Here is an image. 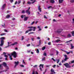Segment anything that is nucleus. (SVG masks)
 <instances>
[{
    "label": "nucleus",
    "mask_w": 74,
    "mask_h": 74,
    "mask_svg": "<svg viewBox=\"0 0 74 74\" xmlns=\"http://www.w3.org/2000/svg\"><path fill=\"white\" fill-rule=\"evenodd\" d=\"M14 63L15 64V65L14 66V67H16V66H17V65H18V64L19 63V61H17V62H14Z\"/></svg>",
    "instance_id": "9"
},
{
    "label": "nucleus",
    "mask_w": 74,
    "mask_h": 74,
    "mask_svg": "<svg viewBox=\"0 0 74 74\" xmlns=\"http://www.w3.org/2000/svg\"><path fill=\"white\" fill-rule=\"evenodd\" d=\"M71 49H73L74 48V46L73 45L71 44Z\"/></svg>",
    "instance_id": "25"
},
{
    "label": "nucleus",
    "mask_w": 74,
    "mask_h": 74,
    "mask_svg": "<svg viewBox=\"0 0 74 74\" xmlns=\"http://www.w3.org/2000/svg\"><path fill=\"white\" fill-rule=\"evenodd\" d=\"M62 30H63V29H58L57 30L56 32L58 33H60V32H61Z\"/></svg>",
    "instance_id": "7"
},
{
    "label": "nucleus",
    "mask_w": 74,
    "mask_h": 74,
    "mask_svg": "<svg viewBox=\"0 0 74 74\" xmlns=\"http://www.w3.org/2000/svg\"><path fill=\"white\" fill-rule=\"evenodd\" d=\"M27 52L28 53H30V52H31V51H30V50L27 51Z\"/></svg>",
    "instance_id": "60"
},
{
    "label": "nucleus",
    "mask_w": 74,
    "mask_h": 74,
    "mask_svg": "<svg viewBox=\"0 0 74 74\" xmlns=\"http://www.w3.org/2000/svg\"><path fill=\"white\" fill-rule=\"evenodd\" d=\"M5 34H6L5 33H3L0 34V36H3V35H5Z\"/></svg>",
    "instance_id": "41"
},
{
    "label": "nucleus",
    "mask_w": 74,
    "mask_h": 74,
    "mask_svg": "<svg viewBox=\"0 0 74 74\" xmlns=\"http://www.w3.org/2000/svg\"><path fill=\"white\" fill-rule=\"evenodd\" d=\"M71 3H74V0H71Z\"/></svg>",
    "instance_id": "50"
},
{
    "label": "nucleus",
    "mask_w": 74,
    "mask_h": 74,
    "mask_svg": "<svg viewBox=\"0 0 74 74\" xmlns=\"http://www.w3.org/2000/svg\"><path fill=\"white\" fill-rule=\"evenodd\" d=\"M43 55L44 56H47V53H43Z\"/></svg>",
    "instance_id": "48"
},
{
    "label": "nucleus",
    "mask_w": 74,
    "mask_h": 74,
    "mask_svg": "<svg viewBox=\"0 0 74 74\" xmlns=\"http://www.w3.org/2000/svg\"><path fill=\"white\" fill-rule=\"evenodd\" d=\"M27 28H29V29H32V28H33V31L34 32L36 31V29H37V27H27Z\"/></svg>",
    "instance_id": "3"
},
{
    "label": "nucleus",
    "mask_w": 74,
    "mask_h": 74,
    "mask_svg": "<svg viewBox=\"0 0 74 74\" xmlns=\"http://www.w3.org/2000/svg\"><path fill=\"white\" fill-rule=\"evenodd\" d=\"M34 71H33V72L32 73V74H38V73H37V71H36V74L34 73Z\"/></svg>",
    "instance_id": "26"
},
{
    "label": "nucleus",
    "mask_w": 74,
    "mask_h": 74,
    "mask_svg": "<svg viewBox=\"0 0 74 74\" xmlns=\"http://www.w3.org/2000/svg\"><path fill=\"white\" fill-rule=\"evenodd\" d=\"M64 62H65V60H62V63H64Z\"/></svg>",
    "instance_id": "49"
},
{
    "label": "nucleus",
    "mask_w": 74,
    "mask_h": 74,
    "mask_svg": "<svg viewBox=\"0 0 74 74\" xmlns=\"http://www.w3.org/2000/svg\"><path fill=\"white\" fill-rule=\"evenodd\" d=\"M29 30L26 31V32H25V34H26V33H28L29 32Z\"/></svg>",
    "instance_id": "56"
},
{
    "label": "nucleus",
    "mask_w": 74,
    "mask_h": 74,
    "mask_svg": "<svg viewBox=\"0 0 74 74\" xmlns=\"http://www.w3.org/2000/svg\"><path fill=\"white\" fill-rule=\"evenodd\" d=\"M10 17V15H8L6 16V18H8Z\"/></svg>",
    "instance_id": "23"
},
{
    "label": "nucleus",
    "mask_w": 74,
    "mask_h": 74,
    "mask_svg": "<svg viewBox=\"0 0 74 74\" xmlns=\"http://www.w3.org/2000/svg\"><path fill=\"white\" fill-rule=\"evenodd\" d=\"M69 59V58H65L64 59V60H65V61H67V60Z\"/></svg>",
    "instance_id": "32"
},
{
    "label": "nucleus",
    "mask_w": 74,
    "mask_h": 74,
    "mask_svg": "<svg viewBox=\"0 0 74 74\" xmlns=\"http://www.w3.org/2000/svg\"><path fill=\"white\" fill-rule=\"evenodd\" d=\"M4 31L5 32H8V31H7V30L6 29H4Z\"/></svg>",
    "instance_id": "54"
},
{
    "label": "nucleus",
    "mask_w": 74,
    "mask_h": 74,
    "mask_svg": "<svg viewBox=\"0 0 74 74\" xmlns=\"http://www.w3.org/2000/svg\"><path fill=\"white\" fill-rule=\"evenodd\" d=\"M21 13L22 14H24L25 13V10H23L22 11Z\"/></svg>",
    "instance_id": "42"
},
{
    "label": "nucleus",
    "mask_w": 74,
    "mask_h": 74,
    "mask_svg": "<svg viewBox=\"0 0 74 74\" xmlns=\"http://www.w3.org/2000/svg\"><path fill=\"white\" fill-rule=\"evenodd\" d=\"M5 67H6L7 70H8L9 69V68L8 66H6Z\"/></svg>",
    "instance_id": "38"
},
{
    "label": "nucleus",
    "mask_w": 74,
    "mask_h": 74,
    "mask_svg": "<svg viewBox=\"0 0 74 74\" xmlns=\"http://www.w3.org/2000/svg\"><path fill=\"white\" fill-rule=\"evenodd\" d=\"M21 3V1L19 0L18 1V2H17V4H19Z\"/></svg>",
    "instance_id": "36"
},
{
    "label": "nucleus",
    "mask_w": 74,
    "mask_h": 74,
    "mask_svg": "<svg viewBox=\"0 0 74 74\" xmlns=\"http://www.w3.org/2000/svg\"><path fill=\"white\" fill-rule=\"evenodd\" d=\"M1 41H2V42L3 41H4V40L5 39V37H2L1 38Z\"/></svg>",
    "instance_id": "19"
},
{
    "label": "nucleus",
    "mask_w": 74,
    "mask_h": 74,
    "mask_svg": "<svg viewBox=\"0 0 74 74\" xmlns=\"http://www.w3.org/2000/svg\"><path fill=\"white\" fill-rule=\"evenodd\" d=\"M5 6H6V4H3L1 8L2 10H4L5 7Z\"/></svg>",
    "instance_id": "5"
},
{
    "label": "nucleus",
    "mask_w": 74,
    "mask_h": 74,
    "mask_svg": "<svg viewBox=\"0 0 74 74\" xmlns=\"http://www.w3.org/2000/svg\"><path fill=\"white\" fill-rule=\"evenodd\" d=\"M32 30H33V29H29L28 31L29 32H32Z\"/></svg>",
    "instance_id": "39"
},
{
    "label": "nucleus",
    "mask_w": 74,
    "mask_h": 74,
    "mask_svg": "<svg viewBox=\"0 0 74 74\" xmlns=\"http://www.w3.org/2000/svg\"><path fill=\"white\" fill-rule=\"evenodd\" d=\"M67 36L68 37H69V38H70V37H71V34H68Z\"/></svg>",
    "instance_id": "22"
},
{
    "label": "nucleus",
    "mask_w": 74,
    "mask_h": 74,
    "mask_svg": "<svg viewBox=\"0 0 74 74\" xmlns=\"http://www.w3.org/2000/svg\"><path fill=\"white\" fill-rule=\"evenodd\" d=\"M30 45V44H28L27 45V47H29Z\"/></svg>",
    "instance_id": "62"
},
{
    "label": "nucleus",
    "mask_w": 74,
    "mask_h": 74,
    "mask_svg": "<svg viewBox=\"0 0 74 74\" xmlns=\"http://www.w3.org/2000/svg\"><path fill=\"white\" fill-rule=\"evenodd\" d=\"M74 63V60L72 61L71 62V63L69 62V64H71V63Z\"/></svg>",
    "instance_id": "34"
},
{
    "label": "nucleus",
    "mask_w": 74,
    "mask_h": 74,
    "mask_svg": "<svg viewBox=\"0 0 74 74\" xmlns=\"http://www.w3.org/2000/svg\"><path fill=\"white\" fill-rule=\"evenodd\" d=\"M24 36H22V39H21V40H23V39H24Z\"/></svg>",
    "instance_id": "45"
},
{
    "label": "nucleus",
    "mask_w": 74,
    "mask_h": 74,
    "mask_svg": "<svg viewBox=\"0 0 74 74\" xmlns=\"http://www.w3.org/2000/svg\"><path fill=\"white\" fill-rule=\"evenodd\" d=\"M23 64H24L26 65V63H25V62H24V60H23Z\"/></svg>",
    "instance_id": "37"
},
{
    "label": "nucleus",
    "mask_w": 74,
    "mask_h": 74,
    "mask_svg": "<svg viewBox=\"0 0 74 74\" xmlns=\"http://www.w3.org/2000/svg\"><path fill=\"white\" fill-rule=\"evenodd\" d=\"M4 56L5 57V60H7V59H8V56H7L6 55H5Z\"/></svg>",
    "instance_id": "15"
},
{
    "label": "nucleus",
    "mask_w": 74,
    "mask_h": 74,
    "mask_svg": "<svg viewBox=\"0 0 74 74\" xmlns=\"http://www.w3.org/2000/svg\"><path fill=\"white\" fill-rule=\"evenodd\" d=\"M44 18H45V19H47V17L46 16L44 15Z\"/></svg>",
    "instance_id": "47"
},
{
    "label": "nucleus",
    "mask_w": 74,
    "mask_h": 74,
    "mask_svg": "<svg viewBox=\"0 0 74 74\" xmlns=\"http://www.w3.org/2000/svg\"><path fill=\"white\" fill-rule=\"evenodd\" d=\"M60 41V40H57L53 41V42H59Z\"/></svg>",
    "instance_id": "16"
},
{
    "label": "nucleus",
    "mask_w": 74,
    "mask_h": 74,
    "mask_svg": "<svg viewBox=\"0 0 74 74\" xmlns=\"http://www.w3.org/2000/svg\"><path fill=\"white\" fill-rule=\"evenodd\" d=\"M45 48L46 47H43L42 48V50L44 51V50L45 49Z\"/></svg>",
    "instance_id": "29"
},
{
    "label": "nucleus",
    "mask_w": 74,
    "mask_h": 74,
    "mask_svg": "<svg viewBox=\"0 0 74 74\" xmlns=\"http://www.w3.org/2000/svg\"><path fill=\"white\" fill-rule=\"evenodd\" d=\"M35 22L34 21H33V22H32L31 24V25H33V24Z\"/></svg>",
    "instance_id": "43"
},
{
    "label": "nucleus",
    "mask_w": 74,
    "mask_h": 74,
    "mask_svg": "<svg viewBox=\"0 0 74 74\" xmlns=\"http://www.w3.org/2000/svg\"><path fill=\"white\" fill-rule=\"evenodd\" d=\"M72 40H70L69 41H66V42L68 43L69 42H70V41H72Z\"/></svg>",
    "instance_id": "51"
},
{
    "label": "nucleus",
    "mask_w": 74,
    "mask_h": 74,
    "mask_svg": "<svg viewBox=\"0 0 74 74\" xmlns=\"http://www.w3.org/2000/svg\"><path fill=\"white\" fill-rule=\"evenodd\" d=\"M66 53L67 55H69V54L70 53H71V51H70L69 52H68L67 51H66Z\"/></svg>",
    "instance_id": "33"
},
{
    "label": "nucleus",
    "mask_w": 74,
    "mask_h": 74,
    "mask_svg": "<svg viewBox=\"0 0 74 74\" xmlns=\"http://www.w3.org/2000/svg\"><path fill=\"white\" fill-rule=\"evenodd\" d=\"M10 1L11 3H12L14 1V0H10Z\"/></svg>",
    "instance_id": "55"
},
{
    "label": "nucleus",
    "mask_w": 74,
    "mask_h": 74,
    "mask_svg": "<svg viewBox=\"0 0 74 74\" xmlns=\"http://www.w3.org/2000/svg\"><path fill=\"white\" fill-rule=\"evenodd\" d=\"M8 56H9V57H10V60H12V56H11V54H8Z\"/></svg>",
    "instance_id": "14"
},
{
    "label": "nucleus",
    "mask_w": 74,
    "mask_h": 74,
    "mask_svg": "<svg viewBox=\"0 0 74 74\" xmlns=\"http://www.w3.org/2000/svg\"><path fill=\"white\" fill-rule=\"evenodd\" d=\"M2 41V40L1 41V44L0 45L1 47L2 46H3V45H4V41Z\"/></svg>",
    "instance_id": "11"
},
{
    "label": "nucleus",
    "mask_w": 74,
    "mask_h": 74,
    "mask_svg": "<svg viewBox=\"0 0 74 74\" xmlns=\"http://www.w3.org/2000/svg\"><path fill=\"white\" fill-rule=\"evenodd\" d=\"M35 1H36V0H35V1H34L32 3H31L29 1H28L27 2V4H34V2H35Z\"/></svg>",
    "instance_id": "10"
},
{
    "label": "nucleus",
    "mask_w": 74,
    "mask_h": 74,
    "mask_svg": "<svg viewBox=\"0 0 74 74\" xmlns=\"http://www.w3.org/2000/svg\"><path fill=\"white\" fill-rule=\"evenodd\" d=\"M52 60H53V61H54V62H55V59H54V58H51Z\"/></svg>",
    "instance_id": "52"
},
{
    "label": "nucleus",
    "mask_w": 74,
    "mask_h": 74,
    "mask_svg": "<svg viewBox=\"0 0 74 74\" xmlns=\"http://www.w3.org/2000/svg\"><path fill=\"white\" fill-rule=\"evenodd\" d=\"M36 53H39V50H38V49H37Z\"/></svg>",
    "instance_id": "40"
},
{
    "label": "nucleus",
    "mask_w": 74,
    "mask_h": 74,
    "mask_svg": "<svg viewBox=\"0 0 74 74\" xmlns=\"http://www.w3.org/2000/svg\"><path fill=\"white\" fill-rule=\"evenodd\" d=\"M37 65H36L35 66H34V68L36 67H37Z\"/></svg>",
    "instance_id": "61"
},
{
    "label": "nucleus",
    "mask_w": 74,
    "mask_h": 74,
    "mask_svg": "<svg viewBox=\"0 0 74 74\" xmlns=\"http://www.w3.org/2000/svg\"><path fill=\"white\" fill-rule=\"evenodd\" d=\"M51 72L52 73H53L54 74H56V73L55 72L54 70L53 69H51Z\"/></svg>",
    "instance_id": "18"
},
{
    "label": "nucleus",
    "mask_w": 74,
    "mask_h": 74,
    "mask_svg": "<svg viewBox=\"0 0 74 74\" xmlns=\"http://www.w3.org/2000/svg\"><path fill=\"white\" fill-rule=\"evenodd\" d=\"M50 2L52 4L55 3V1L54 0H50Z\"/></svg>",
    "instance_id": "17"
},
{
    "label": "nucleus",
    "mask_w": 74,
    "mask_h": 74,
    "mask_svg": "<svg viewBox=\"0 0 74 74\" xmlns=\"http://www.w3.org/2000/svg\"><path fill=\"white\" fill-rule=\"evenodd\" d=\"M53 21L54 22H56V20H55V19H53Z\"/></svg>",
    "instance_id": "64"
},
{
    "label": "nucleus",
    "mask_w": 74,
    "mask_h": 74,
    "mask_svg": "<svg viewBox=\"0 0 74 74\" xmlns=\"http://www.w3.org/2000/svg\"><path fill=\"white\" fill-rule=\"evenodd\" d=\"M26 12L27 14H28V15L30 14V11L29 10H27L26 11Z\"/></svg>",
    "instance_id": "8"
},
{
    "label": "nucleus",
    "mask_w": 74,
    "mask_h": 74,
    "mask_svg": "<svg viewBox=\"0 0 74 74\" xmlns=\"http://www.w3.org/2000/svg\"><path fill=\"white\" fill-rule=\"evenodd\" d=\"M12 56H14V58H16V56L17 55V54L16 53V52L14 51L12 53Z\"/></svg>",
    "instance_id": "1"
},
{
    "label": "nucleus",
    "mask_w": 74,
    "mask_h": 74,
    "mask_svg": "<svg viewBox=\"0 0 74 74\" xmlns=\"http://www.w3.org/2000/svg\"><path fill=\"white\" fill-rule=\"evenodd\" d=\"M34 38H31V40H32V41H34Z\"/></svg>",
    "instance_id": "46"
},
{
    "label": "nucleus",
    "mask_w": 74,
    "mask_h": 74,
    "mask_svg": "<svg viewBox=\"0 0 74 74\" xmlns=\"http://www.w3.org/2000/svg\"><path fill=\"white\" fill-rule=\"evenodd\" d=\"M42 67V68H44V64H40V66H39V67H40V70L41 71H42V69H41V66Z\"/></svg>",
    "instance_id": "6"
},
{
    "label": "nucleus",
    "mask_w": 74,
    "mask_h": 74,
    "mask_svg": "<svg viewBox=\"0 0 74 74\" xmlns=\"http://www.w3.org/2000/svg\"><path fill=\"white\" fill-rule=\"evenodd\" d=\"M37 27L38 29H39L38 30V31H41L42 29H41V28H40V26H38Z\"/></svg>",
    "instance_id": "20"
},
{
    "label": "nucleus",
    "mask_w": 74,
    "mask_h": 74,
    "mask_svg": "<svg viewBox=\"0 0 74 74\" xmlns=\"http://www.w3.org/2000/svg\"><path fill=\"white\" fill-rule=\"evenodd\" d=\"M38 10L40 12H41V8H40V6H38Z\"/></svg>",
    "instance_id": "13"
},
{
    "label": "nucleus",
    "mask_w": 74,
    "mask_h": 74,
    "mask_svg": "<svg viewBox=\"0 0 74 74\" xmlns=\"http://www.w3.org/2000/svg\"><path fill=\"white\" fill-rule=\"evenodd\" d=\"M24 17V16L23 15H22L21 16V18H23Z\"/></svg>",
    "instance_id": "53"
},
{
    "label": "nucleus",
    "mask_w": 74,
    "mask_h": 74,
    "mask_svg": "<svg viewBox=\"0 0 74 74\" xmlns=\"http://www.w3.org/2000/svg\"><path fill=\"white\" fill-rule=\"evenodd\" d=\"M29 18V17H25L24 21H27V18Z\"/></svg>",
    "instance_id": "21"
},
{
    "label": "nucleus",
    "mask_w": 74,
    "mask_h": 74,
    "mask_svg": "<svg viewBox=\"0 0 74 74\" xmlns=\"http://www.w3.org/2000/svg\"><path fill=\"white\" fill-rule=\"evenodd\" d=\"M48 45H51V42H49L48 43Z\"/></svg>",
    "instance_id": "63"
},
{
    "label": "nucleus",
    "mask_w": 74,
    "mask_h": 74,
    "mask_svg": "<svg viewBox=\"0 0 74 74\" xmlns=\"http://www.w3.org/2000/svg\"><path fill=\"white\" fill-rule=\"evenodd\" d=\"M3 64H0V69H3Z\"/></svg>",
    "instance_id": "24"
},
{
    "label": "nucleus",
    "mask_w": 74,
    "mask_h": 74,
    "mask_svg": "<svg viewBox=\"0 0 74 74\" xmlns=\"http://www.w3.org/2000/svg\"><path fill=\"white\" fill-rule=\"evenodd\" d=\"M34 33H35L33 32H30V33H29L28 34H33Z\"/></svg>",
    "instance_id": "44"
},
{
    "label": "nucleus",
    "mask_w": 74,
    "mask_h": 74,
    "mask_svg": "<svg viewBox=\"0 0 74 74\" xmlns=\"http://www.w3.org/2000/svg\"><path fill=\"white\" fill-rule=\"evenodd\" d=\"M45 58H43L42 59V61H45Z\"/></svg>",
    "instance_id": "35"
},
{
    "label": "nucleus",
    "mask_w": 74,
    "mask_h": 74,
    "mask_svg": "<svg viewBox=\"0 0 74 74\" xmlns=\"http://www.w3.org/2000/svg\"><path fill=\"white\" fill-rule=\"evenodd\" d=\"M56 60L57 61V63H59V61H60V60L59 59Z\"/></svg>",
    "instance_id": "28"
},
{
    "label": "nucleus",
    "mask_w": 74,
    "mask_h": 74,
    "mask_svg": "<svg viewBox=\"0 0 74 74\" xmlns=\"http://www.w3.org/2000/svg\"><path fill=\"white\" fill-rule=\"evenodd\" d=\"M72 35L73 36H74V31H73L71 32Z\"/></svg>",
    "instance_id": "30"
},
{
    "label": "nucleus",
    "mask_w": 74,
    "mask_h": 74,
    "mask_svg": "<svg viewBox=\"0 0 74 74\" xmlns=\"http://www.w3.org/2000/svg\"><path fill=\"white\" fill-rule=\"evenodd\" d=\"M56 55L58 56V54H59V52L58 51L56 50Z\"/></svg>",
    "instance_id": "31"
},
{
    "label": "nucleus",
    "mask_w": 74,
    "mask_h": 74,
    "mask_svg": "<svg viewBox=\"0 0 74 74\" xmlns=\"http://www.w3.org/2000/svg\"><path fill=\"white\" fill-rule=\"evenodd\" d=\"M63 1V0H59V3H62Z\"/></svg>",
    "instance_id": "27"
},
{
    "label": "nucleus",
    "mask_w": 74,
    "mask_h": 74,
    "mask_svg": "<svg viewBox=\"0 0 74 74\" xmlns=\"http://www.w3.org/2000/svg\"><path fill=\"white\" fill-rule=\"evenodd\" d=\"M2 65H3L4 67H6L7 66V64L5 62H3L2 63Z\"/></svg>",
    "instance_id": "12"
},
{
    "label": "nucleus",
    "mask_w": 74,
    "mask_h": 74,
    "mask_svg": "<svg viewBox=\"0 0 74 74\" xmlns=\"http://www.w3.org/2000/svg\"><path fill=\"white\" fill-rule=\"evenodd\" d=\"M21 67H24V65H23V64L21 65Z\"/></svg>",
    "instance_id": "59"
},
{
    "label": "nucleus",
    "mask_w": 74,
    "mask_h": 74,
    "mask_svg": "<svg viewBox=\"0 0 74 74\" xmlns=\"http://www.w3.org/2000/svg\"><path fill=\"white\" fill-rule=\"evenodd\" d=\"M9 43H10L9 42H8V46L7 47H5V48H7V47H9V46H11V45H16L18 44L17 42H15L14 43L12 44L11 45H9Z\"/></svg>",
    "instance_id": "2"
},
{
    "label": "nucleus",
    "mask_w": 74,
    "mask_h": 74,
    "mask_svg": "<svg viewBox=\"0 0 74 74\" xmlns=\"http://www.w3.org/2000/svg\"><path fill=\"white\" fill-rule=\"evenodd\" d=\"M64 65L67 68H70L71 67V66L70 65H69V64L68 63H66L64 64Z\"/></svg>",
    "instance_id": "4"
},
{
    "label": "nucleus",
    "mask_w": 74,
    "mask_h": 74,
    "mask_svg": "<svg viewBox=\"0 0 74 74\" xmlns=\"http://www.w3.org/2000/svg\"><path fill=\"white\" fill-rule=\"evenodd\" d=\"M64 56L65 58H67V55H64Z\"/></svg>",
    "instance_id": "58"
},
{
    "label": "nucleus",
    "mask_w": 74,
    "mask_h": 74,
    "mask_svg": "<svg viewBox=\"0 0 74 74\" xmlns=\"http://www.w3.org/2000/svg\"><path fill=\"white\" fill-rule=\"evenodd\" d=\"M37 39H38V40H40V37H37Z\"/></svg>",
    "instance_id": "57"
}]
</instances>
